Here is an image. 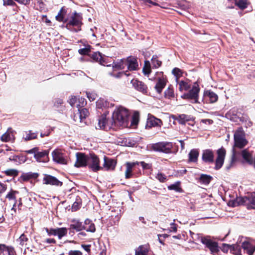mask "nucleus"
Returning a JSON list of instances; mask_svg holds the SVG:
<instances>
[{"instance_id":"obj_1","label":"nucleus","mask_w":255,"mask_h":255,"mask_svg":"<svg viewBox=\"0 0 255 255\" xmlns=\"http://www.w3.org/2000/svg\"><path fill=\"white\" fill-rule=\"evenodd\" d=\"M234 146L233 148V154L231 159V162L233 163L236 160L237 152L235 148H243L248 143V141L245 138V134L242 128L238 129L234 133Z\"/></svg>"},{"instance_id":"obj_2","label":"nucleus","mask_w":255,"mask_h":255,"mask_svg":"<svg viewBox=\"0 0 255 255\" xmlns=\"http://www.w3.org/2000/svg\"><path fill=\"white\" fill-rule=\"evenodd\" d=\"M129 113L128 111L123 107L116 108L113 113V118L117 126L127 127L128 124Z\"/></svg>"},{"instance_id":"obj_3","label":"nucleus","mask_w":255,"mask_h":255,"mask_svg":"<svg viewBox=\"0 0 255 255\" xmlns=\"http://www.w3.org/2000/svg\"><path fill=\"white\" fill-rule=\"evenodd\" d=\"M82 17L81 13L75 11L69 18L67 21L66 27L67 29L74 31L78 32L81 30V26L82 24Z\"/></svg>"},{"instance_id":"obj_4","label":"nucleus","mask_w":255,"mask_h":255,"mask_svg":"<svg viewBox=\"0 0 255 255\" xmlns=\"http://www.w3.org/2000/svg\"><path fill=\"white\" fill-rule=\"evenodd\" d=\"M117 125L116 120L113 116L111 119L107 118L106 115H102L98 120V124L96 126L97 129H102L108 130L113 128L114 126Z\"/></svg>"},{"instance_id":"obj_5","label":"nucleus","mask_w":255,"mask_h":255,"mask_svg":"<svg viewBox=\"0 0 255 255\" xmlns=\"http://www.w3.org/2000/svg\"><path fill=\"white\" fill-rule=\"evenodd\" d=\"M199 91V86L195 82L193 85L192 89L188 93L181 96V98L184 99L192 100L193 103H198Z\"/></svg>"},{"instance_id":"obj_6","label":"nucleus","mask_w":255,"mask_h":255,"mask_svg":"<svg viewBox=\"0 0 255 255\" xmlns=\"http://www.w3.org/2000/svg\"><path fill=\"white\" fill-rule=\"evenodd\" d=\"M172 147V143L168 142H158L152 145V149L153 150L165 153L171 152Z\"/></svg>"},{"instance_id":"obj_7","label":"nucleus","mask_w":255,"mask_h":255,"mask_svg":"<svg viewBox=\"0 0 255 255\" xmlns=\"http://www.w3.org/2000/svg\"><path fill=\"white\" fill-rule=\"evenodd\" d=\"M201 242L210 250L212 253H217L219 251L220 248L218 246V243L213 241L210 237L207 236L202 238Z\"/></svg>"},{"instance_id":"obj_8","label":"nucleus","mask_w":255,"mask_h":255,"mask_svg":"<svg viewBox=\"0 0 255 255\" xmlns=\"http://www.w3.org/2000/svg\"><path fill=\"white\" fill-rule=\"evenodd\" d=\"M99 163V159L97 155L94 154H89L87 165L93 171L96 172L103 169Z\"/></svg>"},{"instance_id":"obj_9","label":"nucleus","mask_w":255,"mask_h":255,"mask_svg":"<svg viewBox=\"0 0 255 255\" xmlns=\"http://www.w3.org/2000/svg\"><path fill=\"white\" fill-rule=\"evenodd\" d=\"M53 160L56 163L61 164L67 163V158L66 155L61 149H55L52 152Z\"/></svg>"},{"instance_id":"obj_10","label":"nucleus","mask_w":255,"mask_h":255,"mask_svg":"<svg viewBox=\"0 0 255 255\" xmlns=\"http://www.w3.org/2000/svg\"><path fill=\"white\" fill-rule=\"evenodd\" d=\"M226 150L223 147H221L217 150V157L215 161V168L216 170L220 169L223 166L226 156Z\"/></svg>"},{"instance_id":"obj_11","label":"nucleus","mask_w":255,"mask_h":255,"mask_svg":"<svg viewBox=\"0 0 255 255\" xmlns=\"http://www.w3.org/2000/svg\"><path fill=\"white\" fill-rule=\"evenodd\" d=\"M43 183L57 187H61L63 185L62 182L59 181L55 177L48 174H44L43 178Z\"/></svg>"},{"instance_id":"obj_12","label":"nucleus","mask_w":255,"mask_h":255,"mask_svg":"<svg viewBox=\"0 0 255 255\" xmlns=\"http://www.w3.org/2000/svg\"><path fill=\"white\" fill-rule=\"evenodd\" d=\"M76 161L75 166L76 167H84L87 165L89 155H86L83 153L78 152L76 154Z\"/></svg>"},{"instance_id":"obj_13","label":"nucleus","mask_w":255,"mask_h":255,"mask_svg":"<svg viewBox=\"0 0 255 255\" xmlns=\"http://www.w3.org/2000/svg\"><path fill=\"white\" fill-rule=\"evenodd\" d=\"M242 113L238 111V109L234 108L227 113L226 117L234 122H239V119Z\"/></svg>"},{"instance_id":"obj_14","label":"nucleus","mask_w":255,"mask_h":255,"mask_svg":"<svg viewBox=\"0 0 255 255\" xmlns=\"http://www.w3.org/2000/svg\"><path fill=\"white\" fill-rule=\"evenodd\" d=\"M202 159L206 163H213L214 161V154L213 151L209 149L204 150L202 154Z\"/></svg>"},{"instance_id":"obj_15","label":"nucleus","mask_w":255,"mask_h":255,"mask_svg":"<svg viewBox=\"0 0 255 255\" xmlns=\"http://www.w3.org/2000/svg\"><path fill=\"white\" fill-rule=\"evenodd\" d=\"M133 87H134L137 91L143 93H147V87L142 82L139 81L136 79H132L130 81Z\"/></svg>"},{"instance_id":"obj_16","label":"nucleus","mask_w":255,"mask_h":255,"mask_svg":"<svg viewBox=\"0 0 255 255\" xmlns=\"http://www.w3.org/2000/svg\"><path fill=\"white\" fill-rule=\"evenodd\" d=\"M49 151L43 150L42 151H37L34 155V158L38 162H47L49 161Z\"/></svg>"},{"instance_id":"obj_17","label":"nucleus","mask_w":255,"mask_h":255,"mask_svg":"<svg viewBox=\"0 0 255 255\" xmlns=\"http://www.w3.org/2000/svg\"><path fill=\"white\" fill-rule=\"evenodd\" d=\"M104 164L103 165V169L104 168L107 170H114L116 165V161L111 158H109L106 156L104 157Z\"/></svg>"},{"instance_id":"obj_18","label":"nucleus","mask_w":255,"mask_h":255,"mask_svg":"<svg viewBox=\"0 0 255 255\" xmlns=\"http://www.w3.org/2000/svg\"><path fill=\"white\" fill-rule=\"evenodd\" d=\"M138 162H127L126 170L125 171V177L126 179L131 178L133 176L132 170L136 165H138Z\"/></svg>"},{"instance_id":"obj_19","label":"nucleus","mask_w":255,"mask_h":255,"mask_svg":"<svg viewBox=\"0 0 255 255\" xmlns=\"http://www.w3.org/2000/svg\"><path fill=\"white\" fill-rule=\"evenodd\" d=\"M127 66L130 71L136 70L138 64L136 59L134 57H129L126 59Z\"/></svg>"},{"instance_id":"obj_20","label":"nucleus","mask_w":255,"mask_h":255,"mask_svg":"<svg viewBox=\"0 0 255 255\" xmlns=\"http://www.w3.org/2000/svg\"><path fill=\"white\" fill-rule=\"evenodd\" d=\"M161 121L153 116L149 117L147 119L146 126L149 128L155 126H161Z\"/></svg>"},{"instance_id":"obj_21","label":"nucleus","mask_w":255,"mask_h":255,"mask_svg":"<svg viewBox=\"0 0 255 255\" xmlns=\"http://www.w3.org/2000/svg\"><path fill=\"white\" fill-rule=\"evenodd\" d=\"M177 120L179 123L181 125H185V123L187 122H192V123L189 124V125L192 126L194 125L193 118L191 116L185 114L179 115L177 118Z\"/></svg>"},{"instance_id":"obj_22","label":"nucleus","mask_w":255,"mask_h":255,"mask_svg":"<svg viewBox=\"0 0 255 255\" xmlns=\"http://www.w3.org/2000/svg\"><path fill=\"white\" fill-rule=\"evenodd\" d=\"M242 247L249 255H252L255 251V246L248 242H244Z\"/></svg>"},{"instance_id":"obj_23","label":"nucleus","mask_w":255,"mask_h":255,"mask_svg":"<svg viewBox=\"0 0 255 255\" xmlns=\"http://www.w3.org/2000/svg\"><path fill=\"white\" fill-rule=\"evenodd\" d=\"M248 195L244 197H237L234 201L232 202V205L234 207L240 206L242 205H248Z\"/></svg>"},{"instance_id":"obj_24","label":"nucleus","mask_w":255,"mask_h":255,"mask_svg":"<svg viewBox=\"0 0 255 255\" xmlns=\"http://www.w3.org/2000/svg\"><path fill=\"white\" fill-rule=\"evenodd\" d=\"M149 251L147 245H141L135 251V255H147Z\"/></svg>"},{"instance_id":"obj_25","label":"nucleus","mask_w":255,"mask_h":255,"mask_svg":"<svg viewBox=\"0 0 255 255\" xmlns=\"http://www.w3.org/2000/svg\"><path fill=\"white\" fill-rule=\"evenodd\" d=\"M83 230L94 233L96 230L95 225L90 220L86 219L84 224Z\"/></svg>"},{"instance_id":"obj_26","label":"nucleus","mask_w":255,"mask_h":255,"mask_svg":"<svg viewBox=\"0 0 255 255\" xmlns=\"http://www.w3.org/2000/svg\"><path fill=\"white\" fill-rule=\"evenodd\" d=\"M37 137V132H33L32 130H28L26 131L23 135V139L24 141H28L34 139H36Z\"/></svg>"},{"instance_id":"obj_27","label":"nucleus","mask_w":255,"mask_h":255,"mask_svg":"<svg viewBox=\"0 0 255 255\" xmlns=\"http://www.w3.org/2000/svg\"><path fill=\"white\" fill-rule=\"evenodd\" d=\"M166 84V80L164 78H160L158 79L155 89L158 93H161L163 89L164 88Z\"/></svg>"},{"instance_id":"obj_28","label":"nucleus","mask_w":255,"mask_h":255,"mask_svg":"<svg viewBox=\"0 0 255 255\" xmlns=\"http://www.w3.org/2000/svg\"><path fill=\"white\" fill-rule=\"evenodd\" d=\"M199 155V151L196 149H192L188 155H189V161L190 162H195L197 161Z\"/></svg>"},{"instance_id":"obj_29","label":"nucleus","mask_w":255,"mask_h":255,"mask_svg":"<svg viewBox=\"0 0 255 255\" xmlns=\"http://www.w3.org/2000/svg\"><path fill=\"white\" fill-rule=\"evenodd\" d=\"M127 66L126 59H122L114 63L113 67L118 70L124 69Z\"/></svg>"},{"instance_id":"obj_30","label":"nucleus","mask_w":255,"mask_h":255,"mask_svg":"<svg viewBox=\"0 0 255 255\" xmlns=\"http://www.w3.org/2000/svg\"><path fill=\"white\" fill-rule=\"evenodd\" d=\"M38 176V174L37 173L28 172L22 174L20 178L24 181H28L30 179H35Z\"/></svg>"},{"instance_id":"obj_31","label":"nucleus","mask_w":255,"mask_h":255,"mask_svg":"<svg viewBox=\"0 0 255 255\" xmlns=\"http://www.w3.org/2000/svg\"><path fill=\"white\" fill-rule=\"evenodd\" d=\"M110 106V103L106 100L103 98H100L96 102V107L98 109H105L108 108Z\"/></svg>"},{"instance_id":"obj_32","label":"nucleus","mask_w":255,"mask_h":255,"mask_svg":"<svg viewBox=\"0 0 255 255\" xmlns=\"http://www.w3.org/2000/svg\"><path fill=\"white\" fill-rule=\"evenodd\" d=\"M84 224L77 220L72 221V224L70 225V228L74 229L77 231H80L83 230Z\"/></svg>"},{"instance_id":"obj_33","label":"nucleus","mask_w":255,"mask_h":255,"mask_svg":"<svg viewBox=\"0 0 255 255\" xmlns=\"http://www.w3.org/2000/svg\"><path fill=\"white\" fill-rule=\"evenodd\" d=\"M4 252L7 253L8 255H14L15 254V251L13 247L0 245V253Z\"/></svg>"},{"instance_id":"obj_34","label":"nucleus","mask_w":255,"mask_h":255,"mask_svg":"<svg viewBox=\"0 0 255 255\" xmlns=\"http://www.w3.org/2000/svg\"><path fill=\"white\" fill-rule=\"evenodd\" d=\"M179 90L180 91H188L191 86L189 82L186 81H180L178 82Z\"/></svg>"},{"instance_id":"obj_35","label":"nucleus","mask_w":255,"mask_h":255,"mask_svg":"<svg viewBox=\"0 0 255 255\" xmlns=\"http://www.w3.org/2000/svg\"><path fill=\"white\" fill-rule=\"evenodd\" d=\"M248 208L255 209V193H253L248 195Z\"/></svg>"},{"instance_id":"obj_36","label":"nucleus","mask_w":255,"mask_h":255,"mask_svg":"<svg viewBox=\"0 0 255 255\" xmlns=\"http://www.w3.org/2000/svg\"><path fill=\"white\" fill-rule=\"evenodd\" d=\"M1 140L4 142H7L14 139V135L11 132L7 130L1 136Z\"/></svg>"},{"instance_id":"obj_37","label":"nucleus","mask_w":255,"mask_h":255,"mask_svg":"<svg viewBox=\"0 0 255 255\" xmlns=\"http://www.w3.org/2000/svg\"><path fill=\"white\" fill-rule=\"evenodd\" d=\"M205 96L209 98L211 103H215L218 100L217 95L211 91H207L205 92Z\"/></svg>"},{"instance_id":"obj_38","label":"nucleus","mask_w":255,"mask_h":255,"mask_svg":"<svg viewBox=\"0 0 255 255\" xmlns=\"http://www.w3.org/2000/svg\"><path fill=\"white\" fill-rule=\"evenodd\" d=\"M91 58L96 62H99L101 65H104L105 63V60L102 57L101 54L100 52H95L91 55Z\"/></svg>"},{"instance_id":"obj_39","label":"nucleus","mask_w":255,"mask_h":255,"mask_svg":"<svg viewBox=\"0 0 255 255\" xmlns=\"http://www.w3.org/2000/svg\"><path fill=\"white\" fill-rule=\"evenodd\" d=\"M28 241V238L24 234H22L16 241L18 245L21 247H26Z\"/></svg>"},{"instance_id":"obj_40","label":"nucleus","mask_w":255,"mask_h":255,"mask_svg":"<svg viewBox=\"0 0 255 255\" xmlns=\"http://www.w3.org/2000/svg\"><path fill=\"white\" fill-rule=\"evenodd\" d=\"M66 10L63 7H62L59 11L58 12V14L55 16V18L56 20L62 22V21H66V20H64V17L66 13Z\"/></svg>"},{"instance_id":"obj_41","label":"nucleus","mask_w":255,"mask_h":255,"mask_svg":"<svg viewBox=\"0 0 255 255\" xmlns=\"http://www.w3.org/2000/svg\"><path fill=\"white\" fill-rule=\"evenodd\" d=\"M239 122L244 123L247 127H251L252 125V122L249 120V117L245 115L242 114L240 116Z\"/></svg>"},{"instance_id":"obj_42","label":"nucleus","mask_w":255,"mask_h":255,"mask_svg":"<svg viewBox=\"0 0 255 255\" xmlns=\"http://www.w3.org/2000/svg\"><path fill=\"white\" fill-rule=\"evenodd\" d=\"M212 177L206 174H202L200 177V181L203 184L208 185L210 183Z\"/></svg>"},{"instance_id":"obj_43","label":"nucleus","mask_w":255,"mask_h":255,"mask_svg":"<svg viewBox=\"0 0 255 255\" xmlns=\"http://www.w3.org/2000/svg\"><path fill=\"white\" fill-rule=\"evenodd\" d=\"M18 192L16 191H14L12 190H11L8 193V194L6 196V198L8 199V200H14L15 202L13 205V207L12 209H13L14 207L15 206L16 201V194H17Z\"/></svg>"},{"instance_id":"obj_44","label":"nucleus","mask_w":255,"mask_h":255,"mask_svg":"<svg viewBox=\"0 0 255 255\" xmlns=\"http://www.w3.org/2000/svg\"><path fill=\"white\" fill-rule=\"evenodd\" d=\"M168 189L170 190H174L177 192H181L182 191L180 187V182L179 181L168 186Z\"/></svg>"},{"instance_id":"obj_45","label":"nucleus","mask_w":255,"mask_h":255,"mask_svg":"<svg viewBox=\"0 0 255 255\" xmlns=\"http://www.w3.org/2000/svg\"><path fill=\"white\" fill-rule=\"evenodd\" d=\"M67 234V229L66 228H57L56 236H58L59 239H61Z\"/></svg>"},{"instance_id":"obj_46","label":"nucleus","mask_w":255,"mask_h":255,"mask_svg":"<svg viewBox=\"0 0 255 255\" xmlns=\"http://www.w3.org/2000/svg\"><path fill=\"white\" fill-rule=\"evenodd\" d=\"M79 118L80 122H82L84 119L88 116L89 113L88 110L86 108H83L81 110H79Z\"/></svg>"},{"instance_id":"obj_47","label":"nucleus","mask_w":255,"mask_h":255,"mask_svg":"<svg viewBox=\"0 0 255 255\" xmlns=\"http://www.w3.org/2000/svg\"><path fill=\"white\" fill-rule=\"evenodd\" d=\"M165 98L171 99L174 97V90L172 87L169 86L164 92Z\"/></svg>"},{"instance_id":"obj_48","label":"nucleus","mask_w":255,"mask_h":255,"mask_svg":"<svg viewBox=\"0 0 255 255\" xmlns=\"http://www.w3.org/2000/svg\"><path fill=\"white\" fill-rule=\"evenodd\" d=\"M142 71L145 75H149L151 72V66L149 61H145Z\"/></svg>"},{"instance_id":"obj_49","label":"nucleus","mask_w":255,"mask_h":255,"mask_svg":"<svg viewBox=\"0 0 255 255\" xmlns=\"http://www.w3.org/2000/svg\"><path fill=\"white\" fill-rule=\"evenodd\" d=\"M151 63L153 67L157 68L159 67L161 65V61L159 60L156 55H153L151 59Z\"/></svg>"},{"instance_id":"obj_50","label":"nucleus","mask_w":255,"mask_h":255,"mask_svg":"<svg viewBox=\"0 0 255 255\" xmlns=\"http://www.w3.org/2000/svg\"><path fill=\"white\" fill-rule=\"evenodd\" d=\"M4 173L7 176H16L18 175V171L16 169H8L4 171Z\"/></svg>"},{"instance_id":"obj_51","label":"nucleus","mask_w":255,"mask_h":255,"mask_svg":"<svg viewBox=\"0 0 255 255\" xmlns=\"http://www.w3.org/2000/svg\"><path fill=\"white\" fill-rule=\"evenodd\" d=\"M155 178L160 182H165L167 179V177L165 175L160 172H159L156 174Z\"/></svg>"},{"instance_id":"obj_52","label":"nucleus","mask_w":255,"mask_h":255,"mask_svg":"<svg viewBox=\"0 0 255 255\" xmlns=\"http://www.w3.org/2000/svg\"><path fill=\"white\" fill-rule=\"evenodd\" d=\"M235 247L237 248V246L236 245L231 246L228 244H223L222 247H221V249L224 253H227L229 249L232 248L234 249Z\"/></svg>"},{"instance_id":"obj_53","label":"nucleus","mask_w":255,"mask_h":255,"mask_svg":"<svg viewBox=\"0 0 255 255\" xmlns=\"http://www.w3.org/2000/svg\"><path fill=\"white\" fill-rule=\"evenodd\" d=\"M236 4L240 8L244 9L247 7V2L244 0H239L236 1Z\"/></svg>"},{"instance_id":"obj_54","label":"nucleus","mask_w":255,"mask_h":255,"mask_svg":"<svg viewBox=\"0 0 255 255\" xmlns=\"http://www.w3.org/2000/svg\"><path fill=\"white\" fill-rule=\"evenodd\" d=\"M90 46H88L85 48L80 49L78 50L79 53L81 55H86L90 52Z\"/></svg>"},{"instance_id":"obj_55","label":"nucleus","mask_w":255,"mask_h":255,"mask_svg":"<svg viewBox=\"0 0 255 255\" xmlns=\"http://www.w3.org/2000/svg\"><path fill=\"white\" fill-rule=\"evenodd\" d=\"M45 231L48 236H56L57 228H45Z\"/></svg>"},{"instance_id":"obj_56","label":"nucleus","mask_w":255,"mask_h":255,"mask_svg":"<svg viewBox=\"0 0 255 255\" xmlns=\"http://www.w3.org/2000/svg\"><path fill=\"white\" fill-rule=\"evenodd\" d=\"M81 207V203L78 200H77L72 206V211H76L78 210Z\"/></svg>"},{"instance_id":"obj_57","label":"nucleus","mask_w":255,"mask_h":255,"mask_svg":"<svg viewBox=\"0 0 255 255\" xmlns=\"http://www.w3.org/2000/svg\"><path fill=\"white\" fill-rule=\"evenodd\" d=\"M86 95L87 96V98L89 99V100L90 101H93L96 99V98L97 97V95L95 93H86Z\"/></svg>"},{"instance_id":"obj_58","label":"nucleus","mask_w":255,"mask_h":255,"mask_svg":"<svg viewBox=\"0 0 255 255\" xmlns=\"http://www.w3.org/2000/svg\"><path fill=\"white\" fill-rule=\"evenodd\" d=\"M173 74H174L176 77L180 76L182 74L181 70L177 68H175L172 70V71Z\"/></svg>"},{"instance_id":"obj_59","label":"nucleus","mask_w":255,"mask_h":255,"mask_svg":"<svg viewBox=\"0 0 255 255\" xmlns=\"http://www.w3.org/2000/svg\"><path fill=\"white\" fill-rule=\"evenodd\" d=\"M138 122V115L134 114L132 118L131 125H136L137 124Z\"/></svg>"},{"instance_id":"obj_60","label":"nucleus","mask_w":255,"mask_h":255,"mask_svg":"<svg viewBox=\"0 0 255 255\" xmlns=\"http://www.w3.org/2000/svg\"><path fill=\"white\" fill-rule=\"evenodd\" d=\"M77 98L75 96H71L69 100V103L71 106H74L77 103Z\"/></svg>"},{"instance_id":"obj_61","label":"nucleus","mask_w":255,"mask_h":255,"mask_svg":"<svg viewBox=\"0 0 255 255\" xmlns=\"http://www.w3.org/2000/svg\"><path fill=\"white\" fill-rule=\"evenodd\" d=\"M68 255H82V253L78 250H70L68 253Z\"/></svg>"},{"instance_id":"obj_62","label":"nucleus","mask_w":255,"mask_h":255,"mask_svg":"<svg viewBox=\"0 0 255 255\" xmlns=\"http://www.w3.org/2000/svg\"><path fill=\"white\" fill-rule=\"evenodd\" d=\"M79 101V103L77 104V107H83L84 105H86V102L85 101V99L84 98H79L78 99Z\"/></svg>"},{"instance_id":"obj_63","label":"nucleus","mask_w":255,"mask_h":255,"mask_svg":"<svg viewBox=\"0 0 255 255\" xmlns=\"http://www.w3.org/2000/svg\"><path fill=\"white\" fill-rule=\"evenodd\" d=\"M15 1H16V0H15ZM14 4V0H3L4 5H13Z\"/></svg>"},{"instance_id":"obj_64","label":"nucleus","mask_w":255,"mask_h":255,"mask_svg":"<svg viewBox=\"0 0 255 255\" xmlns=\"http://www.w3.org/2000/svg\"><path fill=\"white\" fill-rule=\"evenodd\" d=\"M38 150V148L37 147H34L30 150H26L25 152L29 154H34V155H35V153H37Z\"/></svg>"}]
</instances>
